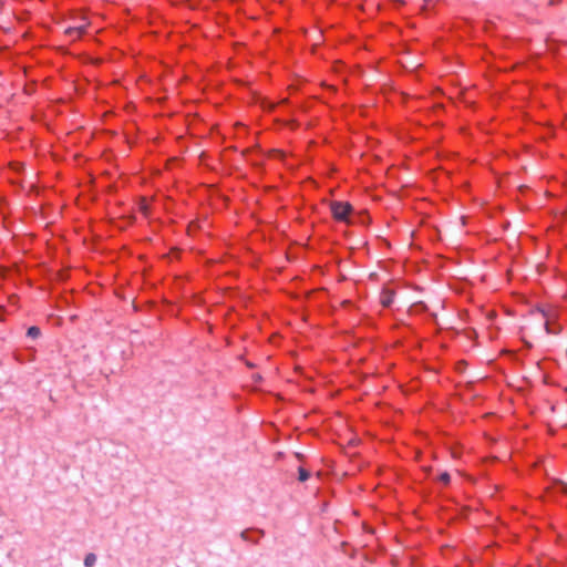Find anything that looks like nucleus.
Returning <instances> with one entry per match:
<instances>
[{
	"instance_id": "obj_2",
	"label": "nucleus",
	"mask_w": 567,
	"mask_h": 567,
	"mask_svg": "<svg viewBox=\"0 0 567 567\" xmlns=\"http://www.w3.org/2000/svg\"><path fill=\"white\" fill-rule=\"evenodd\" d=\"M89 25V21L86 20L85 17H81L80 21H74V24L69 27L66 30H65V33L68 35H76V37H80L81 34H83L86 30Z\"/></svg>"
},
{
	"instance_id": "obj_5",
	"label": "nucleus",
	"mask_w": 567,
	"mask_h": 567,
	"mask_svg": "<svg viewBox=\"0 0 567 567\" xmlns=\"http://www.w3.org/2000/svg\"><path fill=\"white\" fill-rule=\"evenodd\" d=\"M96 561V556L92 553L87 554L84 558V565L85 567H91L95 564Z\"/></svg>"
},
{
	"instance_id": "obj_8",
	"label": "nucleus",
	"mask_w": 567,
	"mask_h": 567,
	"mask_svg": "<svg viewBox=\"0 0 567 567\" xmlns=\"http://www.w3.org/2000/svg\"><path fill=\"white\" fill-rule=\"evenodd\" d=\"M140 210L146 216L148 214V206L145 199H142L140 203Z\"/></svg>"
},
{
	"instance_id": "obj_10",
	"label": "nucleus",
	"mask_w": 567,
	"mask_h": 567,
	"mask_svg": "<svg viewBox=\"0 0 567 567\" xmlns=\"http://www.w3.org/2000/svg\"><path fill=\"white\" fill-rule=\"evenodd\" d=\"M271 155L274 157H278V158H282L285 156L284 153L281 151H279V150H272L271 151Z\"/></svg>"
},
{
	"instance_id": "obj_11",
	"label": "nucleus",
	"mask_w": 567,
	"mask_h": 567,
	"mask_svg": "<svg viewBox=\"0 0 567 567\" xmlns=\"http://www.w3.org/2000/svg\"><path fill=\"white\" fill-rule=\"evenodd\" d=\"M495 316H496V315H495V312H494V311H489V312L487 313V318H488L489 320H492Z\"/></svg>"
},
{
	"instance_id": "obj_1",
	"label": "nucleus",
	"mask_w": 567,
	"mask_h": 567,
	"mask_svg": "<svg viewBox=\"0 0 567 567\" xmlns=\"http://www.w3.org/2000/svg\"><path fill=\"white\" fill-rule=\"evenodd\" d=\"M330 210L337 220L350 223L349 215L352 212V206L348 202H332Z\"/></svg>"
},
{
	"instance_id": "obj_6",
	"label": "nucleus",
	"mask_w": 567,
	"mask_h": 567,
	"mask_svg": "<svg viewBox=\"0 0 567 567\" xmlns=\"http://www.w3.org/2000/svg\"><path fill=\"white\" fill-rule=\"evenodd\" d=\"M298 474H299L298 480L300 482L307 481L309 478V476H310V473L306 468H303V467H299Z\"/></svg>"
},
{
	"instance_id": "obj_12",
	"label": "nucleus",
	"mask_w": 567,
	"mask_h": 567,
	"mask_svg": "<svg viewBox=\"0 0 567 567\" xmlns=\"http://www.w3.org/2000/svg\"><path fill=\"white\" fill-rule=\"evenodd\" d=\"M254 379H255L256 381H260V380H261V377H260L259 374H257V375H255V377H254Z\"/></svg>"
},
{
	"instance_id": "obj_3",
	"label": "nucleus",
	"mask_w": 567,
	"mask_h": 567,
	"mask_svg": "<svg viewBox=\"0 0 567 567\" xmlns=\"http://www.w3.org/2000/svg\"><path fill=\"white\" fill-rule=\"evenodd\" d=\"M532 315L539 316L542 319H544L543 326L548 334H558L559 333L560 328L551 326L550 320L544 310H542V309L534 310V311H532Z\"/></svg>"
},
{
	"instance_id": "obj_7",
	"label": "nucleus",
	"mask_w": 567,
	"mask_h": 567,
	"mask_svg": "<svg viewBox=\"0 0 567 567\" xmlns=\"http://www.w3.org/2000/svg\"><path fill=\"white\" fill-rule=\"evenodd\" d=\"M40 333V329L35 326L30 327L27 332L28 337L30 338H38Z\"/></svg>"
},
{
	"instance_id": "obj_9",
	"label": "nucleus",
	"mask_w": 567,
	"mask_h": 567,
	"mask_svg": "<svg viewBox=\"0 0 567 567\" xmlns=\"http://www.w3.org/2000/svg\"><path fill=\"white\" fill-rule=\"evenodd\" d=\"M439 480L444 483V484H449L450 483V474L447 472H444L440 475Z\"/></svg>"
},
{
	"instance_id": "obj_4",
	"label": "nucleus",
	"mask_w": 567,
	"mask_h": 567,
	"mask_svg": "<svg viewBox=\"0 0 567 567\" xmlns=\"http://www.w3.org/2000/svg\"><path fill=\"white\" fill-rule=\"evenodd\" d=\"M394 299V291L391 289H383L380 295V302L383 307H390Z\"/></svg>"
}]
</instances>
